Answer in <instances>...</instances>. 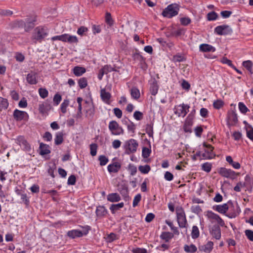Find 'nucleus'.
I'll return each mask as SVG.
<instances>
[{
    "label": "nucleus",
    "mask_w": 253,
    "mask_h": 253,
    "mask_svg": "<svg viewBox=\"0 0 253 253\" xmlns=\"http://www.w3.org/2000/svg\"><path fill=\"white\" fill-rule=\"evenodd\" d=\"M138 147V143L134 139H130L126 140L124 145L125 154L130 155L135 153Z\"/></svg>",
    "instance_id": "obj_1"
},
{
    "label": "nucleus",
    "mask_w": 253,
    "mask_h": 253,
    "mask_svg": "<svg viewBox=\"0 0 253 253\" xmlns=\"http://www.w3.org/2000/svg\"><path fill=\"white\" fill-rule=\"evenodd\" d=\"M179 9L177 4L175 3L171 4L163 10L162 15L164 17L170 18L178 14Z\"/></svg>",
    "instance_id": "obj_2"
},
{
    "label": "nucleus",
    "mask_w": 253,
    "mask_h": 253,
    "mask_svg": "<svg viewBox=\"0 0 253 253\" xmlns=\"http://www.w3.org/2000/svg\"><path fill=\"white\" fill-rule=\"evenodd\" d=\"M108 128L112 135H120L124 133V130L116 121H111L109 122Z\"/></svg>",
    "instance_id": "obj_3"
},
{
    "label": "nucleus",
    "mask_w": 253,
    "mask_h": 253,
    "mask_svg": "<svg viewBox=\"0 0 253 253\" xmlns=\"http://www.w3.org/2000/svg\"><path fill=\"white\" fill-rule=\"evenodd\" d=\"M176 213L179 226L180 228L185 227L187 224V220L183 209L180 207H177L176 208Z\"/></svg>",
    "instance_id": "obj_4"
},
{
    "label": "nucleus",
    "mask_w": 253,
    "mask_h": 253,
    "mask_svg": "<svg viewBox=\"0 0 253 253\" xmlns=\"http://www.w3.org/2000/svg\"><path fill=\"white\" fill-rule=\"evenodd\" d=\"M205 215L211 223H216L222 227L224 226L225 223L223 219L218 214L212 211H207Z\"/></svg>",
    "instance_id": "obj_5"
},
{
    "label": "nucleus",
    "mask_w": 253,
    "mask_h": 253,
    "mask_svg": "<svg viewBox=\"0 0 253 253\" xmlns=\"http://www.w3.org/2000/svg\"><path fill=\"white\" fill-rule=\"evenodd\" d=\"M189 106L182 104L175 107L174 112L179 117L184 118L189 112Z\"/></svg>",
    "instance_id": "obj_6"
},
{
    "label": "nucleus",
    "mask_w": 253,
    "mask_h": 253,
    "mask_svg": "<svg viewBox=\"0 0 253 253\" xmlns=\"http://www.w3.org/2000/svg\"><path fill=\"white\" fill-rule=\"evenodd\" d=\"M47 34L46 32L43 28L37 27L34 30L33 39L41 42L46 36Z\"/></svg>",
    "instance_id": "obj_7"
},
{
    "label": "nucleus",
    "mask_w": 253,
    "mask_h": 253,
    "mask_svg": "<svg viewBox=\"0 0 253 253\" xmlns=\"http://www.w3.org/2000/svg\"><path fill=\"white\" fill-rule=\"evenodd\" d=\"M218 172L223 177L231 179L235 178L236 175V172L234 171L231 169H227L225 168H220L218 169Z\"/></svg>",
    "instance_id": "obj_8"
},
{
    "label": "nucleus",
    "mask_w": 253,
    "mask_h": 253,
    "mask_svg": "<svg viewBox=\"0 0 253 253\" xmlns=\"http://www.w3.org/2000/svg\"><path fill=\"white\" fill-rule=\"evenodd\" d=\"M214 31L219 35H225L231 33L232 31L228 25H223L217 26Z\"/></svg>",
    "instance_id": "obj_9"
},
{
    "label": "nucleus",
    "mask_w": 253,
    "mask_h": 253,
    "mask_svg": "<svg viewBox=\"0 0 253 253\" xmlns=\"http://www.w3.org/2000/svg\"><path fill=\"white\" fill-rule=\"evenodd\" d=\"M60 41L67 42L70 43H77L78 38L75 36L70 35L68 34H64L60 35Z\"/></svg>",
    "instance_id": "obj_10"
},
{
    "label": "nucleus",
    "mask_w": 253,
    "mask_h": 253,
    "mask_svg": "<svg viewBox=\"0 0 253 253\" xmlns=\"http://www.w3.org/2000/svg\"><path fill=\"white\" fill-rule=\"evenodd\" d=\"M14 118L18 121L22 120H27L28 118V115L27 112L16 109L13 112Z\"/></svg>",
    "instance_id": "obj_11"
},
{
    "label": "nucleus",
    "mask_w": 253,
    "mask_h": 253,
    "mask_svg": "<svg viewBox=\"0 0 253 253\" xmlns=\"http://www.w3.org/2000/svg\"><path fill=\"white\" fill-rule=\"evenodd\" d=\"M210 233L216 240H219L221 238V230L219 226H212L210 229Z\"/></svg>",
    "instance_id": "obj_12"
},
{
    "label": "nucleus",
    "mask_w": 253,
    "mask_h": 253,
    "mask_svg": "<svg viewBox=\"0 0 253 253\" xmlns=\"http://www.w3.org/2000/svg\"><path fill=\"white\" fill-rule=\"evenodd\" d=\"M100 96L102 101L107 104H110V98L111 95L109 92H107L105 88L100 90Z\"/></svg>",
    "instance_id": "obj_13"
},
{
    "label": "nucleus",
    "mask_w": 253,
    "mask_h": 253,
    "mask_svg": "<svg viewBox=\"0 0 253 253\" xmlns=\"http://www.w3.org/2000/svg\"><path fill=\"white\" fill-rule=\"evenodd\" d=\"M238 122L237 114L234 111L229 112L228 114V124L229 125H235Z\"/></svg>",
    "instance_id": "obj_14"
},
{
    "label": "nucleus",
    "mask_w": 253,
    "mask_h": 253,
    "mask_svg": "<svg viewBox=\"0 0 253 253\" xmlns=\"http://www.w3.org/2000/svg\"><path fill=\"white\" fill-rule=\"evenodd\" d=\"M213 243L211 241H209L206 245L199 247V250L205 253H209L213 249Z\"/></svg>",
    "instance_id": "obj_15"
},
{
    "label": "nucleus",
    "mask_w": 253,
    "mask_h": 253,
    "mask_svg": "<svg viewBox=\"0 0 253 253\" xmlns=\"http://www.w3.org/2000/svg\"><path fill=\"white\" fill-rule=\"evenodd\" d=\"M121 165L118 162H115L108 166L107 169L109 172L116 173L121 169Z\"/></svg>",
    "instance_id": "obj_16"
},
{
    "label": "nucleus",
    "mask_w": 253,
    "mask_h": 253,
    "mask_svg": "<svg viewBox=\"0 0 253 253\" xmlns=\"http://www.w3.org/2000/svg\"><path fill=\"white\" fill-rule=\"evenodd\" d=\"M229 209L227 204L216 205L213 207V209L222 214H225Z\"/></svg>",
    "instance_id": "obj_17"
},
{
    "label": "nucleus",
    "mask_w": 253,
    "mask_h": 253,
    "mask_svg": "<svg viewBox=\"0 0 253 253\" xmlns=\"http://www.w3.org/2000/svg\"><path fill=\"white\" fill-rule=\"evenodd\" d=\"M39 150V153L42 156L47 155L50 153L49 146L47 144H43V143H40Z\"/></svg>",
    "instance_id": "obj_18"
},
{
    "label": "nucleus",
    "mask_w": 253,
    "mask_h": 253,
    "mask_svg": "<svg viewBox=\"0 0 253 253\" xmlns=\"http://www.w3.org/2000/svg\"><path fill=\"white\" fill-rule=\"evenodd\" d=\"M203 146L208 148L210 150V151L208 152V153L209 154L208 156H206V154H203V156L205 157L206 159H211L214 158L215 155L212 153L213 147L211 145L207 144L205 142L203 143Z\"/></svg>",
    "instance_id": "obj_19"
},
{
    "label": "nucleus",
    "mask_w": 253,
    "mask_h": 253,
    "mask_svg": "<svg viewBox=\"0 0 253 253\" xmlns=\"http://www.w3.org/2000/svg\"><path fill=\"white\" fill-rule=\"evenodd\" d=\"M26 80L30 84H36L38 83L37 74L34 73H30L27 75Z\"/></svg>",
    "instance_id": "obj_20"
},
{
    "label": "nucleus",
    "mask_w": 253,
    "mask_h": 253,
    "mask_svg": "<svg viewBox=\"0 0 253 253\" xmlns=\"http://www.w3.org/2000/svg\"><path fill=\"white\" fill-rule=\"evenodd\" d=\"M200 50L202 52H214L215 50V48L211 45L203 43L199 46Z\"/></svg>",
    "instance_id": "obj_21"
},
{
    "label": "nucleus",
    "mask_w": 253,
    "mask_h": 253,
    "mask_svg": "<svg viewBox=\"0 0 253 253\" xmlns=\"http://www.w3.org/2000/svg\"><path fill=\"white\" fill-rule=\"evenodd\" d=\"M107 199L110 202H118L121 200V197L118 193H113L108 194Z\"/></svg>",
    "instance_id": "obj_22"
},
{
    "label": "nucleus",
    "mask_w": 253,
    "mask_h": 253,
    "mask_svg": "<svg viewBox=\"0 0 253 253\" xmlns=\"http://www.w3.org/2000/svg\"><path fill=\"white\" fill-rule=\"evenodd\" d=\"M67 235L72 239H74L77 237H81L83 236V232L79 230H72L69 231L67 233Z\"/></svg>",
    "instance_id": "obj_23"
},
{
    "label": "nucleus",
    "mask_w": 253,
    "mask_h": 253,
    "mask_svg": "<svg viewBox=\"0 0 253 253\" xmlns=\"http://www.w3.org/2000/svg\"><path fill=\"white\" fill-rule=\"evenodd\" d=\"M17 141H18L20 145H23V146H24L25 148L27 150H30V145L27 142V141L25 140L23 136H20L18 137L17 138Z\"/></svg>",
    "instance_id": "obj_24"
},
{
    "label": "nucleus",
    "mask_w": 253,
    "mask_h": 253,
    "mask_svg": "<svg viewBox=\"0 0 253 253\" xmlns=\"http://www.w3.org/2000/svg\"><path fill=\"white\" fill-rule=\"evenodd\" d=\"M73 70L74 75L77 77L82 76L86 71V70L84 68L80 66L75 67Z\"/></svg>",
    "instance_id": "obj_25"
},
{
    "label": "nucleus",
    "mask_w": 253,
    "mask_h": 253,
    "mask_svg": "<svg viewBox=\"0 0 253 253\" xmlns=\"http://www.w3.org/2000/svg\"><path fill=\"white\" fill-rule=\"evenodd\" d=\"M173 237V234L172 233L169 232H163L160 238L164 240L166 242H169V240L172 239Z\"/></svg>",
    "instance_id": "obj_26"
},
{
    "label": "nucleus",
    "mask_w": 253,
    "mask_h": 253,
    "mask_svg": "<svg viewBox=\"0 0 253 253\" xmlns=\"http://www.w3.org/2000/svg\"><path fill=\"white\" fill-rule=\"evenodd\" d=\"M54 141L56 145L61 144L63 141V133L61 132L56 133Z\"/></svg>",
    "instance_id": "obj_27"
},
{
    "label": "nucleus",
    "mask_w": 253,
    "mask_h": 253,
    "mask_svg": "<svg viewBox=\"0 0 253 253\" xmlns=\"http://www.w3.org/2000/svg\"><path fill=\"white\" fill-rule=\"evenodd\" d=\"M124 206V204L123 202L117 204H113L111 206L110 210L112 213H114L116 211L122 208Z\"/></svg>",
    "instance_id": "obj_28"
},
{
    "label": "nucleus",
    "mask_w": 253,
    "mask_h": 253,
    "mask_svg": "<svg viewBox=\"0 0 253 253\" xmlns=\"http://www.w3.org/2000/svg\"><path fill=\"white\" fill-rule=\"evenodd\" d=\"M243 65L250 72L251 74H253V64L251 60L244 61L243 62Z\"/></svg>",
    "instance_id": "obj_29"
},
{
    "label": "nucleus",
    "mask_w": 253,
    "mask_h": 253,
    "mask_svg": "<svg viewBox=\"0 0 253 253\" xmlns=\"http://www.w3.org/2000/svg\"><path fill=\"white\" fill-rule=\"evenodd\" d=\"M96 213L98 216H102L107 213V210L103 206H99L97 208Z\"/></svg>",
    "instance_id": "obj_30"
},
{
    "label": "nucleus",
    "mask_w": 253,
    "mask_h": 253,
    "mask_svg": "<svg viewBox=\"0 0 253 253\" xmlns=\"http://www.w3.org/2000/svg\"><path fill=\"white\" fill-rule=\"evenodd\" d=\"M184 251L187 253H194L197 251V247L193 244H191L189 246L185 245L184 247Z\"/></svg>",
    "instance_id": "obj_31"
},
{
    "label": "nucleus",
    "mask_w": 253,
    "mask_h": 253,
    "mask_svg": "<svg viewBox=\"0 0 253 253\" xmlns=\"http://www.w3.org/2000/svg\"><path fill=\"white\" fill-rule=\"evenodd\" d=\"M130 94L131 97L135 99H138L140 96V91L136 87H133L131 88Z\"/></svg>",
    "instance_id": "obj_32"
},
{
    "label": "nucleus",
    "mask_w": 253,
    "mask_h": 253,
    "mask_svg": "<svg viewBox=\"0 0 253 253\" xmlns=\"http://www.w3.org/2000/svg\"><path fill=\"white\" fill-rule=\"evenodd\" d=\"M138 169L142 173L147 174L151 170V168L150 166L146 165L145 166H139Z\"/></svg>",
    "instance_id": "obj_33"
},
{
    "label": "nucleus",
    "mask_w": 253,
    "mask_h": 253,
    "mask_svg": "<svg viewBox=\"0 0 253 253\" xmlns=\"http://www.w3.org/2000/svg\"><path fill=\"white\" fill-rule=\"evenodd\" d=\"M69 105V101L68 99L64 100L63 102L61 104L60 109L63 113H65L67 112V108Z\"/></svg>",
    "instance_id": "obj_34"
},
{
    "label": "nucleus",
    "mask_w": 253,
    "mask_h": 253,
    "mask_svg": "<svg viewBox=\"0 0 253 253\" xmlns=\"http://www.w3.org/2000/svg\"><path fill=\"white\" fill-rule=\"evenodd\" d=\"M151 153V148H148L147 147H143L142 148V156L144 158H147L150 156Z\"/></svg>",
    "instance_id": "obj_35"
},
{
    "label": "nucleus",
    "mask_w": 253,
    "mask_h": 253,
    "mask_svg": "<svg viewBox=\"0 0 253 253\" xmlns=\"http://www.w3.org/2000/svg\"><path fill=\"white\" fill-rule=\"evenodd\" d=\"M47 107L48 106L47 104H40L39 106V110L40 113L42 114L46 113L48 111Z\"/></svg>",
    "instance_id": "obj_36"
},
{
    "label": "nucleus",
    "mask_w": 253,
    "mask_h": 253,
    "mask_svg": "<svg viewBox=\"0 0 253 253\" xmlns=\"http://www.w3.org/2000/svg\"><path fill=\"white\" fill-rule=\"evenodd\" d=\"M192 237L196 239L199 236V230L197 226H193L191 233Z\"/></svg>",
    "instance_id": "obj_37"
},
{
    "label": "nucleus",
    "mask_w": 253,
    "mask_h": 253,
    "mask_svg": "<svg viewBox=\"0 0 253 253\" xmlns=\"http://www.w3.org/2000/svg\"><path fill=\"white\" fill-rule=\"evenodd\" d=\"M78 84L81 88H85L87 85V80L85 78H82L78 81Z\"/></svg>",
    "instance_id": "obj_38"
},
{
    "label": "nucleus",
    "mask_w": 253,
    "mask_h": 253,
    "mask_svg": "<svg viewBox=\"0 0 253 253\" xmlns=\"http://www.w3.org/2000/svg\"><path fill=\"white\" fill-rule=\"evenodd\" d=\"M39 93L40 95V96L42 98H46L48 94V92L47 90L45 88H40L39 89Z\"/></svg>",
    "instance_id": "obj_39"
},
{
    "label": "nucleus",
    "mask_w": 253,
    "mask_h": 253,
    "mask_svg": "<svg viewBox=\"0 0 253 253\" xmlns=\"http://www.w3.org/2000/svg\"><path fill=\"white\" fill-rule=\"evenodd\" d=\"M97 145L95 143L90 145V154L92 156H95L97 153Z\"/></svg>",
    "instance_id": "obj_40"
},
{
    "label": "nucleus",
    "mask_w": 253,
    "mask_h": 253,
    "mask_svg": "<svg viewBox=\"0 0 253 253\" xmlns=\"http://www.w3.org/2000/svg\"><path fill=\"white\" fill-rule=\"evenodd\" d=\"M202 169L207 172H209L211 169V164L210 163H205L202 165Z\"/></svg>",
    "instance_id": "obj_41"
},
{
    "label": "nucleus",
    "mask_w": 253,
    "mask_h": 253,
    "mask_svg": "<svg viewBox=\"0 0 253 253\" xmlns=\"http://www.w3.org/2000/svg\"><path fill=\"white\" fill-rule=\"evenodd\" d=\"M238 106L239 109L241 113L245 114L247 112L249 111V110L243 102H239Z\"/></svg>",
    "instance_id": "obj_42"
},
{
    "label": "nucleus",
    "mask_w": 253,
    "mask_h": 253,
    "mask_svg": "<svg viewBox=\"0 0 253 253\" xmlns=\"http://www.w3.org/2000/svg\"><path fill=\"white\" fill-rule=\"evenodd\" d=\"M106 22L109 26H112L113 24V20L112 18L111 15L110 13H106L105 16Z\"/></svg>",
    "instance_id": "obj_43"
},
{
    "label": "nucleus",
    "mask_w": 253,
    "mask_h": 253,
    "mask_svg": "<svg viewBox=\"0 0 253 253\" xmlns=\"http://www.w3.org/2000/svg\"><path fill=\"white\" fill-rule=\"evenodd\" d=\"M223 105V102L220 100H216L213 103V106L214 108L219 109Z\"/></svg>",
    "instance_id": "obj_44"
},
{
    "label": "nucleus",
    "mask_w": 253,
    "mask_h": 253,
    "mask_svg": "<svg viewBox=\"0 0 253 253\" xmlns=\"http://www.w3.org/2000/svg\"><path fill=\"white\" fill-rule=\"evenodd\" d=\"M100 165L101 166H105L108 162V159L104 155H101L99 157Z\"/></svg>",
    "instance_id": "obj_45"
},
{
    "label": "nucleus",
    "mask_w": 253,
    "mask_h": 253,
    "mask_svg": "<svg viewBox=\"0 0 253 253\" xmlns=\"http://www.w3.org/2000/svg\"><path fill=\"white\" fill-rule=\"evenodd\" d=\"M146 132L150 137H153V127L151 125H147L146 126Z\"/></svg>",
    "instance_id": "obj_46"
},
{
    "label": "nucleus",
    "mask_w": 253,
    "mask_h": 253,
    "mask_svg": "<svg viewBox=\"0 0 253 253\" xmlns=\"http://www.w3.org/2000/svg\"><path fill=\"white\" fill-rule=\"evenodd\" d=\"M88 29L84 26H82L79 28L77 31V34L81 36L85 34L87 32Z\"/></svg>",
    "instance_id": "obj_47"
},
{
    "label": "nucleus",
    "mask_w": 253,
    "mask_h": 253,
    "mask_svg": "<svg viewBox=\"0 0 253 253\" xmlns=\"http://www.w3.org/2000/svg\"><path fill=\"white\" fill-rule=\"evenodd\" d=\"M117 239L116 235L113 233H111L108 235L106 238V240L108 242L111 243Z\"/></svg>",
    "instance_id": "obj_48"
},
{
    "label": "nucleus",
    "mask_w": 253,
    "mask_h": 253,
    "mask_svg": "<svg viewBox=\"0 0 253 253\" xmlns=\"http://www.w3.org/2000/svg\"><path fill=\"white\" fill-rule=\"evenodd\" d=\"M143 113L140 111H136L133 114L134 118L138 121L141 120L143 119Z\"/></svg>",
    "instance_id": "obj_49"
},
{
    "label": "nucleus",
    "mask_w": 253,
    "mask_h": 253,
    "mask_svg": "<svg viewBox=\"0 0 253 253\" xmlns=\"http://www.w3.org/2000/svg\"><path fill=\"white\" fill-rule=\"evenodd\" d=\"M141 196L140 194H137L136 195L133 199V207H135L136 206H137L138 204L139 203V202L141 200Z\"/></svg>",
    "instance_id": "obj_50"
},
{
    "label": "nucleus",
    "mask_w": 253,
    "mask_h": 253,
    "mask_svg": "<svg viewBox=\"0 0 253 253\" xmlns=\"http://www.w3.org/2000/svg\"><path fill=\"white\" fill-rule=\"evenodd\" d=\"M166 223L170 227L171 229L173 231L174 233L177 235L179 234V232L177 228L173 226V224L171 222L166 220Z\"/></svg>",
    "instance_id": "obj_51"
},
{
    "label": "nucleus",
    "mask_w": 253,
    "mask_h": 253,
    "mask_svg": "<svg viewBox=\"0 0 253 253\" xmlns=\"http://www.w3.org/2000/svg\"><path fill=\"white\" fill-rule=\"evenodd\" d=\"M207 17L209 20H214L217 18V15L215 12L212 11L208 14Z\"/></svg>",
    "instance_id": "obj_52"
},
{
    "label": "nucleus",
    "mask_w": 253,
    "mask_h": 253,
    "mask_svg": "<svg viewBox=\"0 0 253 253\" xmlns=\"http://www.w3.org/2000/svg\"><path fill=\"white\" fill-rule=\"evenodd\" d=\"M245 233L248 239L251 241H253V231L248 229L246 230Z\"/></svg>",
    "instance_id": "obj_53"
},
{
    "label": "nucleus",
    "mask_w": 253,
    "mask_h": 253,
    "mask_svg": "<svg viewBox=\"0 0 253 253\" xmlns=\"http://www.w3.org/2000/svg\"><path fill=\"white\" fill-rule=\"evenodd\" d=\"M247 136L253 142V128L250 127L247 129Z\"/></svg>",
    "instance_id": "obj_54"
},
{
    "label": "nucleus",
    "mask_w": 253,
    "mask_h": 253,
    "mask_svg": "<svg viewBox=\"0 0 253 253\" xmlns=\"http://www.w3.org/2000/svg\"><path fill=\"white\" fill-rule=\"evenodd\" d=\"M61 96L59 94L56 93L53 97V102L56 105H58L61 101Z\"/></svg>",
    "instance_id": "obj_55"
},
{
    "label": "nucleus",
    "mask_w": 253,
    "mask_h": 253,
    "mask_svg": "<svg viewBox=\"0 0 253 253\" xmlns=\"http://www.w3.org/2000/svg\"><path fill=\"white\" fill-rule=\"evenodd\" d=\"M128 169L130 171V174L131 175H135L137 172V168L136 166L133 165H129L128 166Z\"/></svg>",
    "instance_id": "obj_56"
},
{
    "label": "nucleus",
    "mask_w": 253,
    "mask_h": 253,
    "mask_svg": "<svg viewBox=\"0 0 253 253\" xmlns=\"http://www.w3.org/2000/svg\"><path fill=\"white\" fill-rule=\"evenodd\" d=\"M114 113L115 115L118 118H121L122 117V111L118 108H115L113 109Z\"/></svg>",
    "instance_id": "obj_57"
},
{
    "label": "nucleus",
    "mask_w": 253,
    "mask_h": 253,
    "mask_svg": "<svg viewBox=\"0 0 253 253\" xmlns=\"http://www.w3.org/2000/svg\"><path fill=\"white\" fill-rule=\"evenodd\" d=\"M181 24L183 25H187L191 22V19L188 17H183L180 19Z\"/></svg>",
    "instance_id": "obj_58"
},
{
    "label": "nucleus",
    "mask_w": 253,
    "mask_h": 253,
    "mask_svg": "<svg viewBox=\"0 0 253 253\" xmlns=\"http://www.w3.org/2000/svg\"><path fill=\"white\" fill-rule=\"evenodd\" d=\"M221 62L223 64H227L231 67H233V64H232V61L227 59L226 57H223L221 59Z\"/></svg>",
    "instance_id": "obj_59"
},
{
    "label": "nucleus",
    "mask_w": 253,
    "mask_h": 253,
    "mask_svg": "<svg viewBox=\"0 0 253 253\" xmlns=\"http://www.w3.org/2000/svg\"><path fill=\"white\" fill-rule=\"evenodd\" d=\"M76 178L74 175L70 176L68 179V184L69 185H74L76 183Z\"/></svg>",
    "instance_id": "obj_60"
},
{
    "label": "nucleus",
    "mask_w": 253,
    "mask_h": 253,
    "mask_svg": "<svg viewBox=\"0 0 253 253\" xmlns=\"http://www.w3.org/2000/svg\"><path fill=\"white\" fill-rule=\"evenodd\" d=\"M121 143H122L120 140H119L118 139L114 140L112 142V147L114 149H117L121 146Z\"/></svg>",
    "instance_id": "obj_61"
},
{
    "label": "nucleus",
    "mask_w": 253,
    "mask_h": 253,
    "mask_svg": "<svg viewBox=\"0 0 253 253\" xmlns=\"http://www.w3.org/2000/svg\"><path fill=\"white\" fill-rule=\"evenodd\" d=\"M191 210L193 212L196 213H199L202 211L201 207L198 205L192 206L191 207Z\"/></svg>",
    "instance_id": "obj_62"
},
{
    "label": "nucleus",
    "mask_w": 253,
    "mask_h": 253,
    "mask_svg": "<svg viewBox=\"0 0 253 253\" xmlns=\"http://www.w3.org/2000/svg\"><path fill=\"white\" fill-rule=\"evenodd\" d=\"M165 178L168 181H171L173 178V174L169 171L165 172L164 175Z\"/></svg>",
    "instance_id": "obj_63"
},
{
    "label": "nucleus",
    "mask_w": 253,
    "mask_h": 253,
    "mask_svg": "<svg viewBox=\"0 0 253 253\" xmlns=\"http://www.w3.org/2000/svg\"><path fill=\"white\" fill-rule=\"evenodd\" d=\"M133 253H146L147 251L145 249L136 248L132 250Z\"/></svg>",
    "instance_id": "obj_64"
}]
</instances>
